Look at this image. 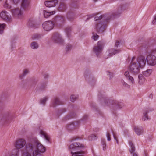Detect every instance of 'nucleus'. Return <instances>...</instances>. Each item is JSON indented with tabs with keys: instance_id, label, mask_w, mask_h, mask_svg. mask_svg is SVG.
Returning a JSON list of instances; mask_svg holds the SVG:
<instances>
[{
	"instance_id": "nucleus-35",
	"label": "nucleus",
	"mask_w": 156,
	"mask_h": 156,
	"mask_svg": "<svg viewBox=\"0 0 156 156\" xmlns=\"http://www.w3.org/2000/svg\"><path fill=\"white\" fill-rule=\"evenodd\" d=\"M101 145L102 146L104 151L106 150V144L105 139H102L101 140Z\"/></svg>"
},
{
	"instance_id": "nucleus-41",
	"label": "nucleus",
	"mask_w": 156,
	"mask_h": 156,
	"mask_svg": "<svg viewBox=\"0 0 156 156\" xmlns=\"http://www.w3.org/2000/svg\"><path fill=\"white\" fill-rule=\"evenodd\" d=\"M97 136L94 135H91L88 137L89 140H94L97 139Z\"/></svg>"
},
{
	"instance_id": "nucleus-50",
	"label": "nucleus",
	"mask_w": 156,
	"mask_h": 156,
	"mask_svg": "<svg viewBox=\"0 0 156 156\" xmlns=\"http://www.w3.org/2000/svg\"><path fill=\"white\" fill-rule=\"evenodd\" d=\"M42 75L45 79H47L49 75L48 74L46 73H43Z\"/></svg>"
},
{
	"instance_id": "nucleus-13",
	"label": "nucleus",
	"mask_w": 156,
	"mask_h": 156,
	"mask_svg": "<svg viewBox=\"0 0 156 156\" xmlns=\"http://www.w3.org/2000/svg\"><path fill=\"white\" fill-rule=\"evenodd\" d=\"M11 12L12 15L15 17L20 19L23 16V12L19 8L12 9L11 10Z\"/></svg>"
},
{
	"instance_id": "nucleus-14",
	"label": "nucleus",
	"mask_w": 156,
	"mask_h": 156,
	"mask_svg": "<svg viewBox=\"0 0 156 156\" xmlns=\"http://www.w3.org/2000/svg\"><path fill=\"white\" fill-rule=\"evenodd\" d=\"M42 26L45 30L49 31L53 29L54 24L52 21H47L44 22L43 23Z\"/></svg>"
},
{
	"instance_id": "nucleus-24",
	"label": "nucleus",
	"mask_w": 156,
	"mask_h": 156,
	"mask_svg": "<svg viewBox=\"0 0 156 156\" xmlns=\"http://www.w3.org/2000/svg\"><path fill=\"white\" fill-rule=\"evenodd\" d=\"M8 115L7 114L2 115L0 116V122L1 123H3L8 119Z\"/></svg>"
},
{
	"instance_id": "nucleus-17",
	"label": "nucleus",
	"mask_w": 156,
	"mask_h": 156,
	"mask_svg": "<svg viewBox=\"0 0 156 156\" xmlns=\"http://www.w3.org/2000/svg\"><path fill=\"white\" fill-rule=\"evenodd\" d=\"M58 3L57 0H52L51 1H46L44 2L45 5L48 7L55 6Z\"/></svg>"
},
{
	"instance_id": "nucleus-33",
	"label": "nucleus",
	"mask_w": 156,
	"mask_h": 156,
	"mask_svg": "<svg viewBox=\"0 0 156 156\" xmlns=\"http://www.w3.org/2000/svg\"><path fill=\"white\" fill-rule=\"evenodd\" d=\"M75 117V116L74 115V113H70V114L69 115H67L66 116V117H65L64 118L63 120L64 121H66V120H68L71 118H73Z\"/></svg>"
},
{
	"instance_id": "nucleus-25",
	"label": "nucleus",
	"mask_w": 156,
	"mask_h": 156,
	"mask_svg": "<svg viewBox=\"0 0 156 156\" xmlns=\"http://www.w3.org/2000/svg\"><path fill=\"white\" fill-rule=\"evenodd\" d=\"M30 72V70L29 69H26L23 70L22 74L20 75V79H23L26 75L29 73Z\"/></svg>"
},
{
	"instance_id": "nucleus-22",
	"label": "nucleus",
	"mask_w": 156,
	"mask_h": 156,
	"mask_svg": "<svg viewBox=\"0 0 156 156\" xmlns=\"http://www.w3.org/2000/svg\"><path fill=\"white\" fill-rule=\"evenodd\" d=\"M134 129L136 133L138 135H140L143 133V129L142 127H135Z\"/></svg>"
},
{
	"instance_id": "nucleus-54",
	"label": "nucleus",
	"mask_w": 156,
	"mask_h": 156,
	"mask_svg": "<svg viewBox=\"0 0 156 156\" xmlns=\"http://www.w3.org/2000/svg\"><path fill=\"white\" fill-rule=\"evenodd\" d=\"M85 78L86 79V80H87V81H91V80L92 79L91 78H88L87 76L86 75V73H85Z\"/></svg>"
},
{
	"instance_id": "nucleus-46",
	"label": "nucleus",
	"mask_w": 156,
	"mask_h": 156,
	"mask_svg": "<svg viewBox=\"0 0 156 156\" xmlns=\"http://www.w3.org/2000/svg\"><path fill=\"white\" fill-rule=\"evenodd\" d=\"M66 111V110L65 108H62L60 110H58L57 112V114L59 115L62 114L64 113Z\"/></svg>"
},
{
	"instance_id": "nucleus-29",
	"label": "nucleus",
	"mask_w": 156,
	"mask_h": 156,
	"mask_svg": "<svg viewBox=\"0 0 156 156\" xmlns=\"http://www.w3.org/2000/svg\"><path fill=\"white\" fill-rule=\"evenodd\" d=\"M66 9V6L64 3H61L58 8V10L59 11L64 12Z\"/></svg>"
},
{
	"instance_id": "nucleus-40",
	"label": "nucleus",
	"mask_w": 156,
	"mask_h": 156,
	"mask_svg": "<svg viewBox=\"0 0 156 156\" xmlns=\"http://www.w3.org/2000/svg\"><path fill=\"white\" fill-rule=\"evenodd\" d=\"M42 36L41 34H35L33 35L32 38L33 39H38L41 38Z\"/></svg>"
},
{
	"instance_id": "nucleus-61",
	"label": "nucleus",
	"mask_w": 156,
	"mask_h": 156,
	"mask_svg": "<svg viewBox=\"0 0 156 156\" xmlns=\"http://www.w3.org/2000/svg\"><path fill=\"white\" fill-rule=\"evenodd\" d=\"M30 22H29L27 23V25L30 26H32V25L31 24H30Z\"/></svg>"
},
{
	"instance_id": "nucleus-59",
	"label": "nucleus",
	"mask_w": 156,
	"mask_h": 156,
	"mask_svg": "<svg viewBox=\"0 0 156 156\" xmlns=\"http://www.w3.org/2000/svg\"><path fill=\"white\" fill-rule=\"evenodd\" d=\"M91 106L94 108L96 109V110L97 109V108L95 104L94 103H91Z\"/></svg>"
},
{
	"instance_id": "nucleus-63",
	"label": "nucleus",
	"mask_w": 156,
	"mask_h": 156,
	"mask_svg": "<svg viewBox=\"0 0 156 156\" xmlns=\"http://www.w3.org/2000/svg\"><path fill=\"white\" fill-rule=\"evenodd\" d=\"M95 2H97L98 0H94Z\"/></svg>"
},
{
	"instance_id": "nucleus-57",
	"label": "nucleus",
	"mask_w": 156,
	"mask_h": 156,
	"mask_svg": "<svg viewBox=\"0 0 156 156\" xmlns=\"http://www.w3.org/2000/svg\"><path fill=\"white\" fill-rule=\"evenodd\" d=\"M58 19L61 21H63L64 20V17L62 16H60L58 17Z\"/></svg>"
},
{
	"instance_id": "nucleus-4",
	"label": "nucleus",
	"mask_w": 156,
	"mask_h": 156,
	"mask_svg": "<svg viewBox=\"0 0 156 156\" xmlns=\"http://www.w3.org/2000/svg\"><path fill=\"white\" fill-rule=\"evenodd\" d=\"M135 57H132L129 66V70L130 72L134 75L137 74L140 72L141 69L137 65L136 62L135 61Z\"/></svg>"
},
{
	"instance_id": "nucleus-64",
	"label": "nucleus",
	"mask_w": 156,
	"mask_h": 156,
	"mask_svg": "<svg viewBox=\"0 0 156 156\" xmlns=\"http://www.w3.org/2000/svg\"><path fill=\"white\" fill-rule=\"evenodd\" d=\"M145 156H148V155H147V154H146L145 155Z\"/></svg>"
},
{
	"instance_id": "nucleus-51",
	"label": "nucleus",
	"mask_w": 156,
	"mask_h": 156,
	"mask_svg": "<svg viewBox=\"0 0 156 156\" xmlns=\"http://www.w3.org/2000/svg\"><path fill=\"white\" fill-rule=\"evenodd\" d=\"M88 118V115H84L82 119V120L83 121H86Z\"/></svg>"
},
{
	"instance_id": "nucleus-36",
	"label": "nucleus",
	"mask_w": 156,
	"mask_h": 156,
	"mask_svg": "<svg viewBox=\"0 0 156 156\" xmlns=\"http://www.w3.org/2000/svg\"><path fill=\"white\" fill-rule=\"evenodd\" d=\"M38 82V80L35 78L33 77L32 78L31 80V83L32 86H35Z\"/></svg>"
},
{
	"instance_id": "nucleus-6",
	"label": "nucleus",
	"mask_w": 156,
	"mask_h": 156,
	"mask_svg": "<svg viewBox=\"0 0 156 156\" xmlns=\"http://www.w3.org/2000/svg\"><path fill=\"white\" fill-rule=\"evenodd\" d=\"M104 100L105 105H109L110 104L114 106L116 108H121L122 107V104L121 102H119L116 100L109 101L108 99H106L103 98Z\"/></svg>"
},
{
	"instance_id": "nucleus-48",
	"label": "nucleus",
	"mask_w": 156,
	"mask_h": 156,
	"mask_svg": "<svg viewBox=\"0 0 156 156\" xmlns=\"http://www.w3.org/2000/svg\"><path fill=\"white\" fill-rule=\"evenodd\" d=\"M72 45L70 44H68L66 45V49L67 51L70 50L72 48Z\"/></svg>"
},
{
	"instance_id": "nucleus-26",
	"label": "nucleus",
	"mask_w": 156,
	"mask_h": 156,
	"mask_svg": "<svg viewBox=\"0 0 156 156\" xmlns=\"http://www.w3.org/2000/svg\"><path fill=\"white\" fill-rule=\"evenodd\" d=\"M145 76L142 73L140 74L138 76V79L139 80V83L140 84H142L143 83L145 82Z\"/></svg>"
},
{
	"instance_id": "nucleus-60",
	"label": "nucleus",
	"mask_w": 156,
	"mask_h": 156,
	"mask_svg": "<svg viewBox=\"0 0 156 156\" xmlns=\"http://www.w3.org/2000/svg\"><path fill=\"white\" fill-rule=\"evenodd\" d=\"M132 156H138V154L136 153H133L132 154Z\"/></svg>"
},
{
	"instance_id": "nucleus-28",
	"label": "nucleus",
	"mask_w": 156,
	"mask_h": 156,
	"mask_svg": "<svg viewBox=\"0 0 156 156\" xmlns=\"http://www.w3.org/2000/svg\"><path fill=\"white\" fill-rule=\"evenodd\" d=\"M31 48L33 49H37L39 47L38 43L36 41L32 42L30 44Z\"/></svg>"
},
{
	"instance_id": "nucleus-20",
	"label": "nucleus",
	"mask_w": 156,
	"mask_h": 156,
	"mask_svg": "<svg viewBox=\"0 0 156 156\" xmlns=\"http://www.w3.org/2000/svg\"><path fill=\"white\" fill-rule=\"evenodd\" d=\"M149 112L148 109L146 108L143 110V116L142 118V120L143 121H145L149 119L148 113Z\"/></svg>"
},
{
	"instance_id": "nucleus-19",
	"label": "nucleus",
	"mask_w": 156,
	"mask_h": 156,
	"mask_svg": "<svg viewBox=\"0 0 156 156\" xmlns=\"http://www.w3.org/2000/svg\"><path fill=\"white\" fill-rule=\"evenodd\" d=\"M30 0H22L21 4V8L25 9L27 8L30 4Z\"/></svg>"
},
{
	"instance_id": "nucleus-9",
	"label": "nucleus",
	"mask_w": 156,
	"mask_h": 156,
	"mask_svg": "<svg viewBox=\"0 0 156 156\" xmlns=\"http://www.w3.org/2000/svg\"><path fill=\"white\" fill-rule=\"evenodd\" d=\"M119 42L118 41H116L115 45L114 48H111L108 50L109 53L108 55L110 56H112L115 54L118 53L121 51L120 49H117L118 46L119 45Z\"/></svg>"
},
{
	"instance_id": "nucleus-56",
	"label": "nucleus",
	"mask_w": 156,
	"mask_h": 156,
	"mask_svg": "<svg viewBox=\"0 0 156 156\" xmlns=\"http://www.w3.org/2000/svg\"><path fill=\"white\" fill-rule=\"evenodd\" d=\"M107 73H108V76H109L110 79H111L112 78L113 76V74L109 72H108Z\"/></svg>"
},
{
	"instance_id": "nucleus-2",
	"label": "nucleus",
	"mask_w": 156,
	"mask_h": 156,
	"mask_svg": "<svg viewBox=\"0 0 156 156\" xmlns=\"http://www.w3.org/2000/svg\"><path fill=\"white\" fill-rule=\"evenodd\" d=\"M37 138H34L26 143L25 146L22 150V152L23 156H31L32 152L36 148Z\"/></svg>"
},
{
	"instance_id": "nucleus-43",
	"label": "nucleus",
	"mask_w": 156,
	"mask_h": 156,
	"mask_svg": "<svg viewBox=\"0 0 156 156\" xmlns=\"http://www.w3.org/2000/svg\"><path fill=\"white\" fill-rule=\"evenodd\" d=\"M47 82H45L41 84V86L39 87V90H42L44 89L46 86Z\"/></svg>"
},
{
	"instance_id": "nucleus-23",
	"label": "nucleus",
	"mask_w": 156,
	"mask_h": 156,
	"mask_svg": "<svg viewBox=\"0 0 156 156\" xmlns=\"http://www.w3.org/2000/svg\"><path fill=\"white\" fill-rule=\"evenodd\" d=\"M55 13V11H54L51 12H48L45 10L43 11L44 15V17L45 18L49 17L50 16L54 14Z\"/></svg>"
},
{
	"instance_id": "nucleus-7",
	"label": "nucleus",
	"mask_w": 156,
	"mask_h": 156,
	"mask_svg": "<svg viewBox=\"0 0 156 156\" xmlns=\"http://www.w3.org/2000/svg\"><path fill=\"white\" fill-rule=\"evenodd\" d=\"M26 143V140L21 138L17 140L14 144V147L16 148V150H18L24 147Z\"/></svg>"
},
{
	"instance_id": "nucleus-27",
	"label": "nucleus",
	"mask_w": 156,
	"mask_h": 156,
	"mask_svg": "<svg viewBox=\"0 0 156 156\" xmlns=\"http://www.w3.org/2000/svg\"><path fill=\"white\" fill-rule=\"evenodd\" d=\"M129 144L130 147V148L129 149V151L130 153L132 154L135 153L136 149L134 145L131 141H129Z\"/></svg>"
},
{
	"instance_id": "nucleus-15",
	"label": "nucleus",
	"mask_w": 156,
	"mask_h": 156,
	"mask_svg": "<svg viewBox=\"0 0 156 156\" xmlns=\"http://www.w3.org/2000/svg\"><path fill=\"white\" fill-rule=\"evenodd\" d=\"M54 42L55 43L62 44L63 42V40L60 35L58 33H55L52 37Z\"/></svg>"
},
{
	"instance_id": "nucleus-16",
	"label": "nucleus",
	"mask_w": 156,
	"mask_h": 156,
	"mask_svg": "<svg viewBox=\"0 0 156 156\" xmlns=\"http://www.w3.org/2000/svg\"><path fill=\"white\" fill-rule=\"evenodd\" d=\"M63 104L62 102L57 97H55L54 98L52 101L51 106L55 107L56 106Z\"/></svg>"
},
{
	"instance_id": "nucleus-38",
	"label": "nucleus",
	"mask_w": 156,
	"mask_h": 156,
	"mask_svg": "<svg viewBox=\"0 0 156 156\" xmlns=\"http://www.w3.org/2000/svg\"><path fill=\"white\" fill-rule=\"evenodd\" d=\"M48 99V97L47 96L44 97L43 98L40 100V103L44 105Z\"/></svg>"
},
{
	"instance_id": "nucleus-49",
	"label": "nucleus",
	"mask_w": 156,
	"mask_h": 156,
	"mask_svg": "<svg viewBox=\"0 0 156 156\" xmlns=\"http://www.w3.org/2000/svg\"><path fill=\"white\" fill-rule=\"evenodd\" d=\"M106 136L107 138V140L108 141H110L111 140V135L109 133L107 132L106 133Z\"/></svg>"
},
{
	"instance_id": "nucleus-1",
	"label": "nucleus",
	"mask_w": 156,
	"mask_h": 156,
	"mask_svg": "<svg viewBox=\"0 0 156 156\" xmlns=\"http://www.w3.org/2000/svg\"><path fill=\"white\" fill-rule=\"evenodd\" d=\"M122 9L117 13L110 12L108 14L101 15L99 16H96L94 20L95 21H99L95 23V29L99 33H102L105 30L108 24V22L111 20L118 16L122 12Z\"/></svg>"
},
{
	"instance_id": "nucleus-39",
	"label": "nucleus",
	"mask_w": 156,
	"mask_h": 156,
	"mask_svg": "<svg viewBox=\"0 0 156 156\" xmlns=\"http://www.w3.org/2000/svg\"><path fill=\"white\" fill-rule=\"evenodd\" d=\"M6 26V25L5 23L1 24L0 23V34H2L3 32V31Z\"/></svg>"
},
{
	"instance_id": "nucleus-31",
	"label": "nucleus",
	"mask_w": 156,
	"mask_h": 156,
	"mask_svg": "<svg viewBox=\"0 0 156 156\" xmlns=\"http://www.w3.org/2000/svg\"><path fill=\"white\" fill-rule=\"evenodd\" d=\"M71 30V27H68L65 29V32L66 33L67 37H69L70 36Z\"/></svg>"
},
{
	"instance_id": "nucleus-47",
	"label": "nucleus",
	"mask_w": 156,
	"mask_h": 156,
	"mask_svg": "<svg viewBox=\"0 0 156 156\" xmlns=\"http://www.w3.org/2000/svg\"><path fill=\"white\" fill-rule=\"evenodd\" d=\"M121 82L122 84V85L124 86L125 87H127V88L129 87V85L127 84L123 80H121Z\"/></svg>"
},
{
	"instance_id": "nucleus-58",
	"label": "nucleus",
	"mask_w": 156,
	"mask_h": 156,
	"mask_svg": "<svg viewBox=\"0 0 156 156\" xmlns=\"http://www.w3.org/2000/svg\"><path fill=\"white\" fill-rule=\"evenodd\" d=\"M95 14H94L92 15H90L89 16L87 19L86 21H87L90 19V18H92L94 17V16L95 15Z\"/></svg>"
},
{
	"instance_id": "nucleus-10",
	"label": "nucleus",
	"mask_w": 156,
	"mask_h": 156,
	"mask_svg": "<svg viewBox=\"0 0 156 156\" xmlns=\"http://www.w3.org/2000/svg\"><path fill=\"white\" fill-rule=\"evenodd\" d=\"M135 61L137 63L138 66L142 69L144 66L146 62V58L143 56L140 55L138 56Z\"/></svg>"
},
{
	"instance_id": "nucleus-52",
	"label": "nucleus",
	"mask_w": 156,
	"mask_h": 156,
	"mask_svg": "<svg viewBox=\"0 0 156 156\" xmlns=\"http://www.w3.org/2000/svg\"><path fill=\"white\" fill-rule=\"evenodd\" d=\"M11 1L14 4L16 5L19 3L20 0H11Z\"/></svg>"
},
{
	"instance_id": "nucleus-34",
	"label": "nucleus",
	"mask_w": 156,
	"mask_h": 156,
	"mask_svg": "<svg viewBox=\"0 0 156 156\" xmlns=\"http://www.w3.org/2000/svg\"><path fill=\"white\" fill-rule=\"evenodd\" d=\"M151 72V69H148L146 71L143 72L142 73L145 77H147L150 75Z\"/></svg>"
},
{
	"instance_id": "nucleus-55",
	"label": "nucleus",
	"mask_w": 156,
	"mask_h": 156,
	"mask_svg": "<svg viewBox=\"0 0 156 156\" xmlns=\"http://www.w3.org/2000/svg\"><path fill=\"white\" fill-rule=\"evenodd\" d=\"M112 132L113 136L114 139L116 140L117 143L118 144H119V141H118V140L117 139V137L115 136V135L114 133H113L112 131Z\"/></svg>"
},
{
	"instance_id": "nucleus-53",
	"label": "nucleus",
	"mask_w": 156,
	"mask_h": 156,
	"mask_svg": "<svg viewBox=\"0 0 156 156\" xmlns=\"http://www.w3.org/2000/svg\"><path fill=\"white\" fill-rule=\"evenodd\" d=\"M152 23L153 25H156V14L154 16V20L152 22Z\"/></svg>"
},
{
	"instance_id": "nucleus-21",
	"label": "nucleus",
	"mask_w": 156,
	"mask_h": 156,
	"mask_svg": "<svg viewBox=\"0 0 156 156\" xmlns=\"http://www.w3.org/2000/svg\"><path fill=\"white\" fill-rule=\"evenodd\" d=\"M125 76L126 78L132 83L133 84L134 83V81L133 77L130 76L128 71H126L124 73Z\"/></svg>"
},
{
	"instance_id": "nucleus-12",
	"label": "nucleus",
	"mask_w": 156,
	"mask_h": 156,
	"mask_svg": "<svg viewBox=\"0 0 156 156\" xmlns=\"http://www.w3.org/2000/svg\"><path fill=\"white\" fill-rule=\"evenodd\" d=\"M147 64L150 66H154L156 64V57L152 55H148L146 58Z\"/></svg>"
},
{
	"instance_id": "nucleus-45",
	"label": "nucleus",
	"mask_w": 156,
	"mask_h": 156,
	"mask_svg": "<svg viewBox=\"0 0 156 156\" xmlns=\"http://www.w3.org/2000/svg\"><path fill=\"white\" fill-rule=\"evenodd\" d=\"M3 6L4 8H7L8 9H10L11 8V6L8 4L7 3V0H6L5 1V4L3 5Z\"/></svg>"
},
{
	"instance_id": "nucleus-8",
	"label": "nucleus",
	"mask_w": 156,
	"mask_h": 156,
	"mask_svg": "<svg viewBox=\"0 0 156 156\" xmlns=\"http://www.w3.org/2000/svg\"><path fill=\"white\" fill-rule=\"evenodd\" d=\"M104 47V44L101 41H98L97 46L94 47L93 50L96 55L98 56L102 51Z\"/></svg>"
},
{
	"instance_id": "nucleus-62",
	"label": "nucleus",
	"mask_w": 156,
	"mask_h": 156,
	"mask_svg": "<svg viewBox=\"0 0 156 156\" xmlns=\"http://www.w3.org/2000/svg\"><path fill=\"white\" fill-rule=\"evenodd\" d=\"M79 138H76L75 139H73V140H77V139H78Z\"/></svg>"
},
{
	"instance_id": "nucleus-18",
	"label": "nucleus",
	"mask_w": 156,
	"mask_h": 156,
	"mask_svg": "<svg viewBox=\"0 0 156 156\" xmlns=\"http://www.w3.org/2000/svg\"><path fill=\"white\" fill-rule=\"evenodd\" d=\"M80 123V121H75L71 122L67 126L68 129H73L75 127L78 126Z\"/></svg>"
},
{
	"instance_id": "nucleus-42",
	"label": "nucleus",
	"mask_w": 156,
	"mask_h": 156,
	"mask_svg": "<svg viewBox=\"0 0 156 156\" xmlns=\"http://www.w3.org/2000/svg\"><path fill=\"white\" fill-rule=\"evenodd\" d=\"M78 98V96H75L74 95H72L70 97V101L72 102H74Z\"/></svg>"
},
{
	"instance_id": "nucleus-44",
	"label": "nucleus",
	"mask_w": 156,
	"mask_h": 156,
	"mask_svg": "<svg viewBox=\"0 0 156 156\" xmlns=\"http://www.w3.org/2000/svg\"><path fill=\"white\" fill-rule=\"evenodd\" d=\"M92 34L93 35L92 37V39L95 41L97 40L99 37V36L94 32H93Z\"/></svg>"
},
{
	"instance_id": "nucleus-3",
	"label": "nucleus",
	"mask_w": 156,
	"mask_h": 156,
	"mask_svg": "<svg viewBox=\"0 0 156 156\" xmlns=\"http://www.w3.org/2000/svg\"><path fill=\"white\" fill-rule=\"evenodd\" d=\"M84 147L83 145L78 142H74L71 144L69 147L71 151L72 156H83L84 152L81 150V149Z\"/></svg>"
},
{
	"instance_id": "nucleus-11",
	"label": "nucleus",
	"mask_w": 156,
	"mask_h": 156,
	"mask_svg": "<svg viewBox=\"0 0 156 156\" xmlns=\"http://www.w3.org/2000/svg\"><path fill=\"white\" fill-rule=\"evenodd\" d=\"M0 16L2 19L7 22H10L12 20L11 15L5 11H2L0 14Z\"/></svg>"
},
{
	"instance_id": "nucleus-37",
	"label": "nucleus",
	"mask_w": 156,
	"mask_h": 156,
	"mask_svg": "<svg viewBox=\"0 0 156 156\" xmlns=\"http://www.w3.org/2000/svg\"><path fill=\"white\" fill-rule=\"evenodd\" d=\"M67 18L68 20L70 21H73L74 19L73 14L70 12L68 14Z\"/></svg>"
},
{
	"instance_id": "nucleus-30",
	"label": "nucleus",
	"mask_w": 156,
	"mask_h": 156,
	"mask_svg": "<svg viewBox=\"0 0 156 156\" xmlns=\"http://www.w3.org/2000/svg\"><path fill=\"white\" fill-rule=\"evenodd\" d=\"M40 134L41 135L43 136H44V138L48 141H49V137L47 134V133L42 131L41 130L40 131Z\"/></svg>"
},
{
	"instance_id": "nucleus-32",
	"label": "nucleus",
	"mask_w": 156,
	"mask_h": 156,
	"mask_svg": "<svg viewBox=\"0 0 156 156\" xmlns=\"http://www.w3.org/2000/svg\"><path fill=\"white\" fill-rule=\"evenodd\" d=\"M20 151L18 150H14L12 152L11 156H19Z\"/></svg>"
},
{
	"instance_id": "nucleus-5",
	"label": "nucleus",
	"mask_w": 156,
	"mask_h": 156,
	"mask_svg": "<svg viewBox=\"0 0 156 156\" xmlns=\"http://www.w3.org/2000/svg\"><path fill=\"white\" fill-rule=\"evenodd\" d=\"M36 147L37 149L35 150L33 152V156H41L40 153H44L45 151V147H44L37 139Z\"/></svg>"
}]
</instances>
